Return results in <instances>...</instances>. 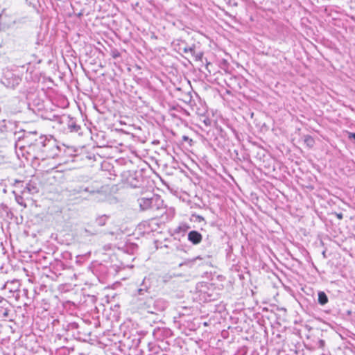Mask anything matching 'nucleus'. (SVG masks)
I'll use <instances>...</instances> for the list:
<instances>
[{"label": "nucleus", "instance_id": "nucleus-1", "mask_svg": "<svg viewBox=\"0 0 355 355\" xmlns=\"http://www.w3.org/2000/svg\"><path fill=\"white\" fill-rule=\"evenodd\" d=\"M139 300L140 308L149 313L156 314L157 312L164 311L167 307V302L161 298L155 300L151 297H148L145 299L141 297Z\"/></svg>", "mask_w": 355, "mask_h": 355}, {"label": "nucleus", "instance_id": "nucleus-2", "mask_svg": "<svg viewBox=\"0 0 355 355\" xmlns=\"http://www.w3.org/2000/svg\"><path fill=\"white\" fill-rule=\"evenodd\" d=\"M140 209H159L163 205V200L159 196L153 195L150 198H140L137 200Z\"/></svg>", "mask_w": 355, "mask_h": 355}, {"label": "nucleus", "instance_id": "nucleus-3", "mask_svg": "<svg viewBox=\"0 0 355 355\" xmlns=\"http://www.w3.org/2000/svg\"><path fill=\"white\" fill-rule=\"evenodd\" d=\"M53 117L55 121L64 125V130H68L71 132H78L80 130V125L77 123L76 120L69 115H54Z\"/></svg>", "mask_w": 355, "mask_h": 355}, {"label": "nucleus", "instance_id": "nucleus-4", "mask_svg": "<svg viewBox=\"0 0 355 355\" xmlns=\"http://www.w3.org/2000/svg\"><path fill=\"white\" fill-rule=\"evenodd\" d=\"M183 53L190 54L196 61H202L204 53L200 49L199 45L192 44L184 49Z\"/></svg>", "mask_w": 355, "mask_h": 355}, {"label": "nucleus", "instance_id": "nucleus-5", "mask_svg": "<svg viewBox=\"0 0 355 355\" xmlns=\"http://www.w3.org/2000/svg\"><path fill=\"white\" fill-rule=\"evenodd\" d=\"M20 82V79L15 76L12 73H9L8 75L4 76V77L1 79V83L8 88L14 89L17 87Z\"/></svg>", "mask_w": 355, "mask_h": 355}, {"label": "nucleus", "instance_id": "nucleus-6", "mask_svg": "<svg viewBox=\"0 0 355 355\" xmlns=\"http://www.w3.org/2000/svg\"><path fill=\"white\" fill-rule=\"evenodd\" d=\"M46 146L44 148H42V152L46 155H53L55 149L58 148L55 140L52 137H50L49 141H46Z\"/></svg>", "mask_w": 355, "mask_h": 355}, {"label": "nucleus", "instance_id": "nucleus-7", "mask_svg": "<svg viewBox=\"0 0 355 355\" xmlns=\"http://www.w3.org/2000/svg\"><path fill=\"white\" fill-rule=\"evenodd\" d=\"M202 240V234L196 230L190 231L188 233V241L193 245H198Z\"/></svg>", "mask_w": 355, "mask_h": 355}, {"label": "nucleus", "instance_id": "nucleus-8", "mask_svg": "<svg viewBox=\"0 0 355 355\" xmlns=\"http://www.w3.org/2000/svg\"><path fill=\"white\" fill-rule=\"evenodd\" d=\"M49 138L46 136L41 135L38 139L35 141V146H37L42 151V148L46 146V141H49Z\"/></svg>", "mask_w": 355, "mask_h": 355}, {"label": "nucleus", "instance_id": "nucleus-9", "mask_svg": "<svg viewBox=\"0 0 355 355\" xmlns=\"http://www.w3.org/2000/svg\"><path fill=\"white\" fill-rule=\"evenodd\" d=\"M27 192L29 194H35L38 192V189L35 183H33L31 182H29L26 184V186L25 187L24 191H22V193H25Z\"/></svg>", "mask_w": 355, "mask_h": 355}, {"label": "nucleus", "instance_id": "nucleus-10", "mask_svg": "<svg viewBox=\"0 0 355 355\" xmlns=\"http://www.w3.org/2000/svg\"><path fill=\"white\" fill-rule=\"evenodd\" d=\"M188 44L184 41L182 40H178L176 41V43H174V46H175V49L178 52H179L180 54L183 53L184 49L185 47L188 46Z\"/></svg>", "mask_w": 355, "mask_h": 355}, {"label": "nucleus", "instance_id": "nucleus-11", "mask_svg": "<svg viewBox=\"0 0 355 355\" xmlns=\"http://www.w3.org/2000/svg\"><path fill=\"white\" fill-rule=\"evenodd\" d=\"M318 302L321 306H324L328 303L329 299L327 294L324 291H319L318 293Z\"/></svg>", "mask_w": 355, "mask_h": 355}, {"label": "nucleus", "instance_id": "nucleus-12", "mask_svg": "<svg viewBox=\"0 0 355 355\" xmlns=\"http://www.w3.org/2000/svg\"><path fill=\"white\" fill-rule=\"evenodd\" d=\"M190 228V226L187 223H181L178 227H177L174 230V234H181L184 235V233L187 232V230Z\"/></svg>", "mask_w": 355, "mask_h": 355}, {"label": "nucleus", "instance_id": "nucleus-13", "mask_svg": "<svg viewBox=\"0 0 355 355\" xmlns=\"http://www.w3.org/2000/svg\"><path fill=\"white\" fill-rule=\"evenodd\" d=\"M80 328V327L79 324L76 322L68 323L65 327V329L67 331H72L73 330H77L78 334L80 333V331H79Z\"/></svg>", "mask_w": 355, "mask_h": 355}, {"label": "nucleus", "instance_id": "nucleus-14", "mask_svg": "<svg viewBox=\"0 0 355 355\" xmlns=\"http://www.w3.org/2000/svg\"><path fill=\"white\" fill-rule=\"evenodd\" d=\"M108 218L109 216L107 215H102L96 219V223L98 226H104L106 224Z\"/></svg>", "mask_w": 355, "mask_h": 355}, {"label": "nucleus", "instance_id": "nucleus-15", "mask_svg": "<svg viewBox=\"0 0 355 355\" xmlns=\"http://www.w3.org/2000/svg\"><path fill=\"white\" fill-rule=\"evenodd\" d=\"M304 142L309 148L313 147L315 144L313 138L310 135H305L304 137Z\"/></svg>", "mask_w": 355, "mask_h": 355}, {"label": "nucleus", "instance_id": "nucleus-16", "mask_svg": "<svg viewBox=\"0 0 355 355\" xmlns=\"http://www.w3.org/2000/svg\"><path fill=\"white\" fill-rule=\"evenodd\" d=\"M73 193H81L83 192H89V193H94V191L89 190V187H79L78 188H75L73 189Z\"/></svg>", "mask_w": 355, "mask_h": 355}, {"label": "nucleus", "instance_id": "nucleus-17", "mask_svg": "<svg viewBox=\"0 0 355 355\" xmlns=\"http://www.w3.org/2000/svg\"><path fill=\"white\" fill-rule=\"evenodd\" d=\"M128 182L130 185L133 188L139 187L140 181L137 178H135L134 180H131L130 178H129Z\"/></svg>", "mask_w": 355, "mask_h": 355}, {"label": "nucleus", "instance_id": "nucleus-18", "mask_svg": "<svg viewBox=\"0 0 355 355\" xmlns=\"http://www.w3.org/2000/svg\"><path fill=\"white\" fill-rule=\"evenodd\" d=\"M137 292H138V294L139 295H144L145 293H149L148 292V289L145 288H139L137 290Z\"/></svg>", "mask_w": 355, "mask_h": 355}, {"label": "nucleus", "instance_id": "nucleus-19", "mask_svg": "<svg viewBox=\"0 0 355 355\" xmlns=\"http://www.w3.org/2000/svg\"><path fill=\"white\" fill-rule=\"evenodd\" d=\"M182 141H186V142H189L190 146H191V143L193 142V140L191 139H190L187 135H183L182 136Z\"/></svg>", "mask_w": 355, "mask_h": 355}, {"label": "nucleus", "instance_id": "nucleus-20", "mask_svg": "<svg viewBox=\"0 0 355 355\" xmlns=\"http://www.w3.org/2000/svg\"><path fill=\"white\" fill-rule=\"evenodd\" d=\"M193 217H195L196 218V220L198 222H202L205 220V218L203 216L198 215V214H193Z\"/></svg>", "mask_w": 355, "mask_h": 355}, {"label": "nucleus", "instance_id": "nucleus-21", "mask_svg": "<svg viewBox=\"0 0 355 355\" xmlns=\"http://www.w3.org/2000/svg\"><path fill=\"white\" fill-rule=\"evenodd\" d=\"M112 55L114 58H117L120 56V53L117 50H115L112 51Z\"/></svg>", "mask_w": 355, "mask_h": 355}, {"label": "nucleus", "instance_id": "nucleus-22", "mask_svg": "<svg viewBox=\"0 0 355 355\" xmlns=\"http://www.w3.org/2000/svg\"><path fill=\"white\" fill-rule=\"evenodd\" d=\"M348 138L349 139H354L355 141V133L354 132H348Z\"/></svg>", "mask_w": 355, "mask_h": 355}, {"label": "nucleus", "instance_id": "nucleus-23", "mask_svg": "<svg viewBox=\"0 0 355 355\" xmlns=\"http://www.w3.org/2000/svg\"><path fill=\"white\" fill-rule=\"evenodd\" d=\"M228 3L233 6H237V2L235 0H229Z\"/></svg>", "mask_w": 355, "mask_h": 355}, {"label": "nucleus", "instance_id": "nucleus-24", "mask_svg": "<svg viewBox=\"0 0 355 355\" xmlns=\"http://www.w3.org/2000/svg\"><path fill=\"white\" fill-rule=\"evenodd\" d=\"M336 216H337L338 218L342 219L343 218V214L342 213L336 214Z\"/></svg>", "mask_w": 355, "mask_h": 355}, {"label": "nucleus", "instance_id": "nucleus-25", "mask_svg": "<svg viewBox=\"0 0 355 355\" xmlns=\"http://www.w3.org/2000/svg\"><path fill=\"white\" fill-rule=\"evenodd\" d=\"M3 315L4 316H7L8 315V311L6 310L4 311Z\"/></svg>", "mask_w": 355, "mask_h": 355}, {"label": "nucleus", "instance_id": "nucleus-26", "mask_svg": "<svg viewBox=\"0 0 355 355\" xmlns=\"http://www.w3.org/2000/svg\"><path fill=\"white\" fill-rule=\"evenodd\" d=\"M320 345H323L324 344V341L323 340H320Z\"/></svg>", "mask_w": 355, "mask_h": 355}]
</instances>
